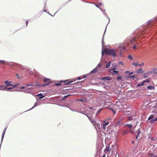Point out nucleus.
I'll use <instances>...</instances> for the list:
<instances>
[{"label":"nucleus","instance_id":"nucleus-1","mask_svg":"<svg viewBox=\"0 0 157 157\" xmlns=\"http://www.w3.org/2000/svg\"><path fill=\"white\" fill-rule=\"evenodd\" d=\"M157 23V17H155L153 19L149 20L147 22V24L145 26V30L143 32H140L136 34V37H129L126 40V42L127 45L131 44L133 45V48L135 49L136 48L137 43L136 42V39L139 38L144 33H147L150 32L153 28L154 25Z\"/></svg>","mask_w":157,"mask_h":157},{"label":"nucleus","instance_id":"nucleus-2","mask_svg":"<svg viewBox=\"0 0 157 157\" xmlns=\"http://www.w3.org/2000/svg\"><path fill=\"white\" fill-rule=\"evenodd\" d=\"M104 35H103V38L102 39V51L101 52V57L102 59L104 54L110 55L113 57H115L117 56V49H109V48H105L103 49V40Z\"/></svg>","mask_w":157,"mask_h":157},{"label":"nucleus","instance_id":"nucleus-3","mask_svg":"<svg viewBox=\"0 0 157 157\" xmlns=\"http://www.w3.org/2000/svg\"><path fill=\"white\" fill-rule=\"evenodd\" d=\"M101 64L100 63H98L96 67L94 68L88 74V75H90L92 73L97 72L98 71V68H100L101 67Z\"/></svg>","mask_w":157,"mask_h":157},{"label":"nucleus","instance_id":"nucleus-4","mask_svg":"<svg viewBox=\"0 0 157 157\" xmlns=\"http://www.w3.org/2000/svg\"><path fill=\"white\" fill-rule=\"evenodd\" d=\"M10 66L14 67L17 66V64L16 63L11 62H7L6 64Z\"/></svg>","mask_w":157,"mask_h":157},{"label":"nucleus","instance_id":"nucleus-5","mask_svg":"<svg viewBox=\"0 0 157 157\" xmlns=\"http://www.w3.org/2000/svg\"><path fill=\"white\" fill-rule=\"evenodd\" d=\"M12 82L11 81H8V80L5 81L4 83L6 84V86L5 87H7L8 86H13V85L11 84Z\"/></svg>","mask_w":157,"mask_h":157},{"label":"nucleus","instance_id":"nucleus-6","mask_svg":"<svg viewBox=\"0 0 157 157\" xmlns=\"http://www.w3.org/2000/svg\"><path fill=\"white\" fill-rule=\"evenodd\" d=\"M40 81H43L44 80V82H45V83H47L48 81H49L50 83H51V82H50V80L48 78H40V80L39 81V82H40Z\"/></svg>","mask_w":157,"mask_h":157},{"label":"nucleus","instance_id":"nucleus-7","mask_svg":"<svg viewBox=\"0 0 157 157\" xmlns=\"http://www.w3.org/2000/svg\"><path fill=\"white\" fill-rule=\"evenodd\" d=\"M50 83V82H49V81H48L47 83H45L43 84H41L40 83H38L35 86H42L43 87H44L46 86L49 85Z\"/></svg>","mask_w":157,"mask_h":157},{"label":"nucleus","instance_id":"nucleus-8","mask_svg":"<svg viewBox=\"0 0 157 157\" xmlns=\"http://www.w3.org/2000/svg\"><path fill=\"white\" fill-rule=\"evenodd\" d=\"M109 123L108 121H104L103 123V128L105 130V129L107 125Z\"/></svg>","mask_w":157,"mask_h":157},{"label":"nucleus","instance_id":"nucleus-9","mask_svg":"<svg viewBox=\"0 0 157 157\" xmlns=\"http://www.w3.org/2000/svg\"><path fill=\"white\" fill-rule=\"evenodd\" d=\"M133 116H132V114H130L128 115L127 116V119L128 121H132V122H133Z\"/></svg>","mask_w":157,"mask_h":157},{"label":"nucleus","instance_id":"nucleus-10","mask_svg":"<svg viewBox=\"0 0 157 157\" xmlns=\"http://www.w3.org/2000/svg\"><path fill=\"white\" fill-rule=\"evenodd\" d=\"M102 80H104L105 79H106L108 81H110L111 80V77H102L101 78Z\"/></svg>","mask_w":157,"mask_h":157},{"label":"nucleus","instance_id":"nucleus-11","mask_svg":"<svg viewBox=\"0 0 157 157\" xmlns=\"http://www.w3.org/2000/svg\"><path fill=\"white\" fill-rule=\"evenodd\" d=\"M36 96L39 97V99H42L45 97V96L43 95V94L41 93L37 94Z\"/></svg>","mask_w":157,"mask_h":157},{"label":"nucleus","instance_id":"nucleus-12","mask_svg":"<svg viewBox=\"0 0 157 157\" xmlns=\"http://www.w3.org/2000/svg\"><path fill=\"white\" fill-rule=\"evenodd\" d=\"M156 121H157V117L154 118L152 120L150 121L149 122L151 124H152Z\"/></svg>","mask_w":157,"mask_h":157},{"label":"nucleus","instance_id":"nucleus-13","mask_svg":"<svg viewBox=\"0 0 157 157\" xmlns=\"http://www.w3.org/2000/svg\"><path fill=\"white\" fill-rule=\"evenodd\" d=\"M108 19V20H109V21H108V24H107L106 27V28H105V32H104V35L105 34V32H106V28H107V27L108 25L109 24V23L110 22V18H109V17L107 15H106L105 16Z\"/></svg>","mask_w":157,"mask_h":157},{"label":"nucleus","instance_id":"nucleus-14","mask_svg":"<svg viewBox=\"0 0 157 157\" xmlns=\"http://www.w3.org/2000/svg\"><path fill=\"white\" fill-rule=\"evenodd\" d=\"M7 61L4 60H0V63L3 65H6Z\"/></svg>","mask_w":157,"mask_h":157},{"label":"nucleus","instance_id":"nucleus-15","mask_svg":"<svg viewBox=\"0 0 157 157\" xmlns=\"http://www.w3.org/2000/svg\"><path fill=\"white\" fill-rule=\"evenodd\" d=\"M154 118V116L153 115H151L148 118V120H149V121H151V120H152Z\"/></svg>","mask_w":157,"mask_h":157},{"label":"nucleus","instance_id":"nucleus-16","mask_svg":"<svg viewBox=\"0 0 157 157\" xmlns=\"http://www.w3.org/2000/svg\"><path fill=\"white\" fill-rule=\"evenodd\" d=\"M147 89H149L150 90H155L154 87L152 86H147Z\"/></svg>","mask_w":157,"mask_h":157},{"label":"nucleus","instance_id":"nucleus-17","mask_svg":"<svg viewBox=\"0 0 157 157\" xmlns=\"http://www.w3.org/2000/svg\"><path fill=\"white\" fill-rule=\"evenodd\" d=\"M78 101L82 102H83L85 103H86L87 100L86 98H82V99H80L78 100Z\"/></svg>","mask_w":157,"mask_h":157},{"label":"nucleus","instance_id":"nucleus-18","mask_svg":"<svg viewBox=\"0 0 157 157\" xmlns=\"http://www.w3.org/2000/svg\"><path fill=\"white\" fill-rule=\"evenodd\" d=\"M13 88L12 87H10L7 88V87H6V88L5 89V91H9L10 92L13 91V90H12Z\"/></svg>","mask_w":157,"mask_h":157},{"label":"nucleus","instance_id":"nucleus-19","mask_svg":"<svg viewBox=\"0 0 157 157\" xmlns=\"http://www.w3.org/2000/svg\"><path fill=\"white\" fill-rule=\"evenodd\" d=\"M64 82H65L64 84L66 85L71 84L72 82H73L72 81L69 82L68 80L65 81H64Z\"/></svg>","mask_w":157,"mask_h":157},{"label":"nucleus","instance_id":"nucleus-20","mask_svg":"<svg viewBox=\"0 0 157 157\" xmlns=\"http://www.w3.org/2000/svg\"><path fill=\"white\" fill-rule=\"evenodd\" d=\"M116 68H113L112 70L113 71V73H115L117 74H118V71L115 70V69H116Z\"/></svg>","mask_w":157,"mask_h":157},{"label":"nucleus","instance_id":"nucleus-21","mask_svg":"<svg viewBox=\"0 0 157 157\" xmlns=\"http://www.w3.org/2000/svg\"><path fill=\"white\" fill-rule=\"evenodd\" d=\"M126 49V48L124 46L122 47L121 48V49L120 51V55H121L122 53V50H125Z\"/></svg>","mask_w":157,"mask_h":157},{"label":"nucleus","instance_id":"nucleus-22","mask_svg":"<svg viewBox=\"0 0 157 157\" xmlns=\"http://www.w3.org/2000/svg\"><path fill=\"white\" fill-rule=\"evenodd\" d=\"M144 85V82L142 81L141 83H139L137 85V87H138L139 86H143Z\"/></svg>","mask_w":157,"mask_h":157},{"label":"nucleus","instance_id":"nucleus-23","mask_svg":"<svg viewBox=\"0 0 157 157\" xmlns=\"http://www.w3.org/2000/svg\"><path fill=\"white\" fill-rule=\"evenodd\" d=\"M6 88V87L3 86H0V90H5V89Z\"/></svg>","mask_w":157,"mask_h":157},{"label":"nucleus","instance_id":"nucleus-24","mask_svg":"<svg viewBox=\"0 0 157 157\" xmlns=\"http://www.w3.org/2000/svg\"><path fill=\"white\" fill-rule=\"evenodd\" d=\"M125 126H128L129 128L130 129H131L132 127V125L131 124H126L125 125Z\"/></svg>","mask_w":157,"mask_h":157},{"label":"nucleus","instance_id":"nucleus-25","mask_svg":"<svg viewBox=\"0 0 157 157\" xmlns=\"http://www.w3.org/2000/svg\"><path fill=\"white\" fill-rule=\"evenodd\" d=\"M142 70V68H140L136 72L138 74L142 73V72L141 71Z\"/></svg>","mask_w":157,"mask_h":157},{"label":"nucleus","instance_id":"nucleus-26","mask_svg":"<svg viewBox=\"0 0 157 157\" xmlns=\"http://www.w3.org/2000/svg\"><path fill=\"white\" fill-rule=\"evenodd\" d=\"M110 64H111V62H109L106 65V66L105 67V68H108V67H109L110 66Z\"/></svg>","mask_w":157,"mask_h":157},{"label":"nucleus","instance_id":"nucleus-27","mask_svg":"<svg viewBox=\"0 0 157 157\" xmlns=\"http://www.w3.org/2000/svg\"><path fill=\"white\" fill-rule=\"evenodd\" d=\"M34 84L33 83H30L29 84H27L26 85V86H33Z\"/></svg>","mask_w":157,"mask_h":157},{"label":"nucleus","instance_id":"nucleus-28","mask_svg":"<svg viewBox=\"0 0 157 157\" xmlns=\"http://www.w3.org/2000/svg\"><path fill=\"white\" fill-rule=\"evenodd\" d=\"M63 82L62 81H60V82L58 83H56L55 84V85L56 86H60L61 85V82Z\"/></svg>","mask_w":157,"mask_h":157},{"label":"nucleus","instance_id":"nucleus-29","mask_svg":"<svg viewBox=\"0 0 157 157\" xmlns=\"http://www.w3.org/2000/svg\"><path fill=\"white\" fill-rule=\"evenodd\" d=\"M20 84L18 83H16L14 85H13L12 86H13V88H15L18 87V86H19Z\"/></svg>","mask_w":157,"mask_h":157},{"label":"nucleus","instance_id":"nucleus-30","mask_svg":"<svg viewBox=\"0 0 157 157\" xmlns=\"http://www.w3.org/2000/svg\"><path fill=\"white\" fill-rule=\"evenodd\" d=\"M18 67H19L21 69H26L25 68H24L23 66L21 64H18Z\"/></svg>","mask_w":157,"mask_h":157},{"label":"nucleus","instance_id":"nucleus-31","mask_svg":"<svg viewBox=\"0 0 157 157\" xmlns=\"http://www.w3.org/2000/svg\"><path fill=\"white\" fill-rule=\"evenodd\" d=\"M71 95V94H68L67 95H65L62 98V100H64V99L66 98H67L69 96Z\"/></svg>","mask_w":157,"mask_h":157},{"label":"nucleus","instance_id":"nucleus-32","mask_svg":"<svg viewBox=\"0 0 157 157\" xmlns=\"http://www.w3.org/2000/svg\"><path fill=\"white\" fill-rule=\"evenodd\" d=\"M132 116H133L132 118H133V121L134 122L135 120L136 119V116L135 115L132 114Z\"/></svg>","mask_w":157,"mask_h":157},{"label":"nucleus","instance_id":"nucleus-33","mask_svg":"<svg viewBox=\"0 0 157 157\" xmlns=\"http://www.w3.org/2000/svg\"><path fill=\"white\" fill-rule=\"evenodd\" d=\"M110 150V149H109V147H106V148L105 149V151H109Z\"/></svg>","mask_w":157,"mask_h":157},{"label":"nucleus","instance_id":"nucleus-34","mask_svg":"<svg viewBox=\"0 0 157 157\" xmlns=\"http://www.w3.org/2000/svg\"><path fill=\"white\" fill-rule=\"evenodd\" d=\"M137 133L136 135V136H138L140 134V133H141L140 130V129L138 130L137 131Z\"/></svg>","mask_w":157,"mask_h":157},{"label":"nucleus","instance_id":"nucleus-35","mask_svg":"<svg viewBox=\"0 0 157 157\" xmlns=\"http://www.w3.org/2000/svg\"><path fill=\"white\" fill-rule=\"evenodd\" d=\"M102 109H99L97 112L96 113V115H98L102 111Z\"/></svg>","mask_w":157,"mask_h":157},{"label":"nucleus","instance_id":"nucleus-36","mask_svg":"<svg viewBox=\"0 0 157 157\" xmlns=\"http://www.w3.org/2000/svg\"><path fill=\"white\" fill-rule=\"evenodd\" d=\"M143 82L144 83L145 82H148H148H150V81H149V79H146V80L143 81Z\"/></svg>","mask_w":157,"mask_h":157},{"label":"nucleus","instance_id":"nucleus-37","mask_svg":"<svg viewBox=\"0 0 157 157\" xmlns=\"http://www.w3.org/2000/svg\"><path fill=\"white\" fill-rule=\"evenodd\" d=\"M37 105L36 104V103H35V104H34V106H33V107L31 109H29V110H31V109H33L34 107H36V106Z\"/></svg>","mask_w":157,"mask_h":157},{"label":"nucleus","instance_id":"nucleus-38","mask_svg":"<svg viewBox=\"0 0 157 157\" xmlns=\"http://www.w3.org/2000/svg\"><path fill=\"white\" fill-rule=\"evenodd\" d=\"M121 120H119L116 123V125L118 126L120 124V121Z\"/></svg>","mask_w":157,"mask_h":157},{"label":"nucleus","instance_id":"nucleus-39","mask_svg":"<svg viewBox=\"0 0 157 157\" xmlns=\"http://www.w3.org/2000/svg\"><path fill=\"white\" fill-rule=\"evenodd\" d=\"M151 157H157V155L153 154H151Z\"/></svg>","mask_w":157,"mask_h":157},{"label":"nucleus","instance_id":"nucleus-40","mask_svg":"<svg viewBox=\"0 0 157 157\" xmlns=\"http://www.w3.org/2000/svg\"><path fill=\"white\" fill-rule=\"evenodd\" d=\"M132 65L135 66H137L138 65V63H132Z\"/></svg>","mask_w":157,"mask_h":157},{"label":"nucleus","instance_id":"nucleus-41","mask_svg":"<svg viewBox=\"0 0 157 157\" xmlns=\"http://www.w3.org/2000/svg\"><path fill=\"white\" fill-rule=\"evenodd\" d=\"M128 58L130 59V60H132V56L131 55H129L128 56Z\"/></svg>","mask_w":157,"mask_h":157},{"label":"nucleus","instance_id":"nucleus-42","mask_svg":"<svg viewBox=\"0 0 157 157\" xmlns=\"http://www.w3.org/2000/svg\"><path fill=\"white\" fill-rule=\"evenodd\" d=\"M16 76L17 77V78L18 79H20L21 78V77L19 76L18 74H16Z\"/></svg>","mask_w":157,"mask_h":157},{"label":"nucleus","instance_id":"nucleus-43","mask_svg":"<svg viewBox=\"0 0 157 157\" xmlns=\"http://www.w3.org/2000/svg\"><path fill=\"white\" fill-rule=\"evenodd\" d=\"M25 92L26 93H30V90H28V88H27L26 90L25 91Z\"/></svg>","mask_w":157,"mask_h":157},{"label":"nucleus","instance_id":"nucleus-44","mask_svg":"<svg viewBox=\"0 0 157 157\" xmlns=\"http://www.w3.org/2000/svg\"><path fill=\"white\" fill-rule=\"evenodd\" d=\"M127 133V131H124L123 132L122 135H125Z\"/></svg>","mask_w":157,"mask_h":157},{"label":"nucleus","instance_id":"nucleus-45","mask_svg":"<svg viewBox=\"0 0 157 157\" xmlns=\"http://www.w3.org/2000/svg\"><path fill=\"white\" fill-rule=\"evenodd\" d=\"M122 78V77L121 76H119L117 77V79L118 80H120Z\"/></svg>","mask_w":157,"mask_h":157},{"label":"nucleus","instance_id":"nucleus-46","mask_svg":"<svg viewBox=\"0 0 157 157\" xmlns=\"http://www.w3.org/2000/svg\"><path fill=\"white\" fill-rule=\"evenodd\" d=\"M111 110H112V111L113 114H114L116 113V111L114 110L113 109H111Z\"/></svg>","mask_w":157,"mask_h":157},{"label":"nucleus","instance_id":"nucleus-47","mask_svg":"<svg viewBox=\"0 0 157 157\" xmlns=\"http://www.w3.org/2000/svg\"><path fill=\"white\" fill-rule=\"evenodd\" d=\"M144 63H142L141 64H138V66L139 67H141L142 65H144Z\"/></svg>","mask_w":157,"mask_h":157},{"label":"nucleus","instance_id":"nucleus-48","mask_svg":"<svg viewBox=\"0 0 157 157\" xmlns=\"http://www.w3.org/2000/svg\"><path fill=\"white\" fill-rule=\"evenodd\" d=\"M82 79L81 76H79V77H78L77 78V79L78 80H81V79Z\"/></svg>","mask_w":157,"mask_h":157},{"label":"nucleus","instance_id":"nucleus-49","mask_svg":"<svg viewBox=\"0 0 157 157\" xmlns=\"http://www.w3.org/2000/svg\"><path fill=\"white\" fill-rule=\"evenodd\" d=\"M28 21H27L26 22V27H27V25H28Z\"/></svg>","mask_w":157,"mask_h":157},{"label":"nucleus","instance_id":"nucleus-50","mask_svg":"<svg viewBox=\"0 0 157 157\" xmlns=\"http://www.w3.org/2000/svg\"><path fill=\"white\" fill-rule=\"evenodd\" d=\"M100 10L102 11H104V12H105L106 11L105 10V9L102 10L101 9H100Z\"/></svg>","mask_w":157,"mask_h":157},{"label":"nucleus","instance_id":"nucleus-51","mask_svg":"<svg viewBox=\"0 0 157 157\" xmlns=\"http://www.w3.org/2000/svg\"><path fill=\"white\" fill-rule=\"evenodd\" d=\"M133 74V72H130L129 73V75L130 76L131 75Z\"/></svg>","mask_w":157,"mask_h":157},{"label":"nucleus","instance_id":"nucleus-52","mask_svg":"<svg viewBox=\"0 0 157 157\" xmlns=\"http://www.w3.org/2000/svg\"><path fill=\"white\" fill-rule=\"evenodd\" d=\"M25 88H26V87H25V86H22V87H20V88H21V89H25Z\"/></svg>","mask_w":157,"mask_h":157},{"label":"nucleus","instance_id":"nucleus-53","mask_svg":"<svg viewBox=\"0 0 157 157\" xmlns=\"http://www.w3.org/2000/svg\"><path fill=\"white\" fill-rule=\"evenodd\" d=\"M88 118L91 121H92V119H91V117H88Z\"/></svg>","mask_w":157,"mask_h":157},{"label":"nucleus","instance_id":"nucleus-54","mask_svg":"<svg viewBox=\"0 0 157 157\" xmlns=\"http://www.w3.org/2000/svg\"><path fill=\"white\" fill-rule=\"evenodd\" d=\"M119 64H122V65H123V63L122 62H119Z\"/></svg>","mask_w":157,"mask_h":157},{"label":"nucleus","instance_id":"nucleus-55","mask_svg":"<svg viewBox=\"0 0 157 157\" xmlns=\"http://www.w3.org/2000/svg\"><path fill=\"white\" fill-rule=\"evenodd\" d=\"M95 6H96L98 8H99L100 9V8H99V6H99V5H98V4H96Z\"/></svg>","mask_w":157,"mask_h":157},{"label":"nucleus","instance_id":"nucleus-56","mask_svg":"<svg viewBox=\"0 0 157 157\" xmlns=\"http://www.w3.org/2000/svg\"><path fill=\"white\" fill-rule=\"evenodd\" d=\"M156 69H154L153 70V71H152V72L154 73V72H155L156 71Z\"/></svg>","mask_w":157,"mask_h":157},{"label":"nucleus","instance_id":"nucleus-57","mask_svg":"<svg viewBox=\"0 0 157 157\" xmlns=\"http://www.w3.org/2000/svg\"><path fill=\"white\" fill-rule=\"evenodd\" d=\"M102 3H100L99 4H98V5L100 6H102Z\"/></svg>","mask_w":157,"mask_h":157},{"label":"nucleus","instance_id":"nucleus-58","mask_svg":"<svg viewBox=\"0 0 157 157\" xmlns=\"http://www.w3.org/2000/svg\"><path fill=\"white\" fill-rule=\"evenodd\" d=\"M130 77H131L132 78H134V77H135V76L134 75H132V76H130Z\"/></svg>","mask_w":157,"mask_h":157},{"label":"nucleus","instance_id":"nucleus-59","mask_svg":"<svg viewBox=\"0 0 157 157\" xmlns=\"http://www.w3.org/2000/svg\"><path fill=\"white\" fill-rule=\"evenodd\" d=\"M57 12H56V13H55V14H54V15L53 16L51 14H50V13H48V14H49L50 15L52 16H54V15H55V14H56V13Z\"/></svg>","mask_w":157,"mask_h":157},{"label":"nucleus","instance_id":"nucleus-60","mask_svg":"<svg viewBox=\"0 0 157 157\" xmlns=\"http://www.w3.org/2000/svg\"><path fill=\"white\" fill-rule=\"evenodd\" d=\"M57 12H56V13H55V14H54V15L53 16L51 14H50V13H48V14H49L50 15L52 16H54V15H55V14H56V13Z\"/></svg>","mask_w":157,"mask_h":157},{"label":"nucleus","instance_id":"nucleus-61","mask_svg":"<svg viewBox=\"0 0 157 157\" xmlns=\"http://www.w3.org/2000/svg\"><path fill=\"white\" fill-rule=\"evenodd\" d=\"M27 88L28 89V90H30L33 88Z\"/></svg>","mask_w":157,"mask_h":157},{"label":"nucleus","instance_id":"nucleus-62","mask_svg":"<svg viewBox=\"0 0 157 157\" xmlns=\"http://www.w3.org/2000/svg\"><path fill=\"white\" fill-rule=\"evenodd\" d=\"M103 14H104V15H105V16H106V15H107V14H106V13L105 12H104L103 13Z\"/></svg>","mask_w":157,"mask_h":157},{"label":"nucleus","instance_id":"nucleus-63","mask_svg":"<svg viewBox=\"0 0 157 157\" xmlns=\"http://www.w3.org/2000/svg\"><path fill=\"white\" fill-rule=\"evenodd\" d=\"M144 77L145 78H147V76L144 75Z\"/></svg>","mask_w":157,"mask_h":157},{"label":"nucleus","instance_id":"nucleus-64","mask_svg":"<svg viewBox=\"0 0 157 157\" xmlns=\"http://www.w3.org/2000/svg\"><path fill=\"white\" fill-rule=\"evenodd\" d=\"M86 76H85H85H83V78H86Z\"/></svg>","mask_w":157,"mask_h":157}]
</instances>
